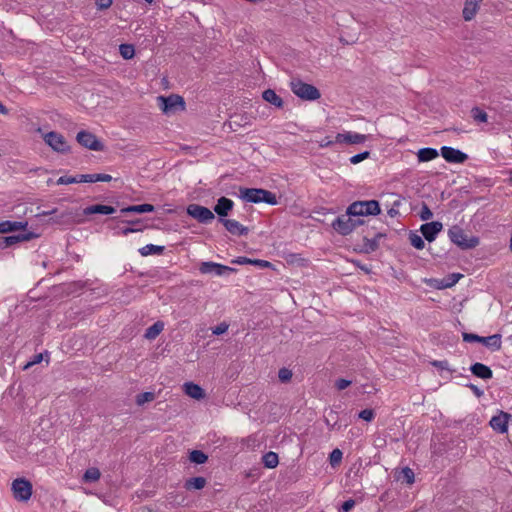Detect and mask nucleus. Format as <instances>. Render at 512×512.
<instances>
[{
    "label": "nucleus",
    "instance_id": "obj_3",
    "mask_svg": "<svg viewBox=\"0 0 512 512\" xmlns=\"http://www.w3.org/2000/svg\"><path fill=\"white\" fill-rule=\"evenodd\" d=\"M448 237L452 243L463 250L475 248L479 244L478 237L472 236L468 238L464 230L458 225H454L448 230Z\"/></svg>",
    "mask_w": 512,
    "mask_h": 512
},
{
    "label": "nucleus",
    "instance_id": "obj_53",
    "mask_svg": "<svg viewBox=\"0 0 512 512\" xmlns=\"http://www.w3.org/2000/svg\"><path fill=\"white\" fill-rule=\"evenodd\" d=\"M112 0H96V6L99 10H105L111 7Z\"/></svg>",
    "mask_w": 512,
    "mask_h": 512
},
{
    "label": "nucleus",
    "instance_id": "obj_64",
    "mask_svg": "<svg viewBox=\"0 0 512 512\" xmlns=\"http://www.w3.org/2000/svg\"><path fill=\"white\" fill-rule=\"evenodd\" d=\"M354 263L363 271H365L366 273H369L370 272V269L366 266V265H360V263L358 261H354Z\"/></svg>",
    "mask_w": 512,
    "mask_h": 512
},
{
    "label": "nucleus",
    "instance_id": "obj_5",
    "mask_svg": "<svg viewBox=\"0 0 512 512\" xmlns=\"http://www.w3.org/2000/svg\"><path fill=\"white\" fill-rule=\"evenodd\" d=\"M292 92L299 98L307 101H315L321 97L320 91L312 84L294 79L290 84Z\"/></svg>",
    "mask_w": 512,
    "mask_h": 512
},
{
    "label": "nucleus",
    "instance_id": "obj_8",
    "mask_svg": "<svg viewBox=\"0 0 512 512\" xmlns=\"http://www.w3.org/2000/svg\"><path fill=\"white\" fill-rule=\"evenodd\" d=\"M158 104L160 109L163 111V113L169 115L174 114L178 110H184L185 109V101L183 97L171 94L167 97L165 96H158L157 97Z\"/></svg>",
    "mask_w": 512,
    "mask_h": 512
},
{
    "label": "nucleus",
    "instance_id": "obj_13",
    "mask_svg": "<svg viewBox=\"0 0 512 512\" xmlns=\"http://www.w3.org/2000/svg\"><path fill=\"white\" fill-rule=\"evenodd\" d=\"M199 271L202 274L214 273L217 276H223L229 273L236 272L235 268L215 263L212 261L202 262L199 266Z\"/></svg>",
    "mask_w": 512,
    "mask_h": 512
},
{
    "label": "nucleus",
    "instance_id": "obj_37",
    "mask_svg": "<svg viewBox=\"0 0 512 512\" xmlns=\"http://www.w3.org/2000/svg\"><path fill=\"white\" fill-rule=\"evenodd\" d=\"M120 55L125 60L132 59L135 55V48L132 44H121L119 46Z\"/></svg>",
    "mask_w": 512,
    "mask_h": 512
},
{
    "label": "nucleus",
    "instance_id": "obj_47",
    "mask_svg": "<svg viewBox=\"0 0 512 512\" xmlns=\"http://www.w3.org/2000/svg\"><path fill=\"white\" fill-rule=\"evenodd\" d=\"M369 157H370V152L369 151H364V152L358 153L356 155H353L350 158V162L352 164H358V163L362 162L363 160H365V159H367Z\"/></svg>",
    "mask_w": 512,
    "mask_h": 512
},
{
    "label": "nucleus",
    "instance_id": "obj_11",
    "mask_svg": "<svg viewBox=\"0 0 512 512\" xmlns=\"http://www.w3.org/2000/svg\"><path fill=\"white\" fill-rule=\"evenodd\" d=\"M13 496L18 501H28L32 495V484L25 478H18L12 482Z\"/></svg>",
    "mask_w": 512,
    "mask_h": 512
},
{
    "label": "nucleus",
    "instance_id": "obj_12",
    "mask_svg": "<svg viewBox=\"0 0 512 512\" xmlns=\"http://www.w3.org/2000/svg\"><path fill=\"white\" fill-rule=\"evenodd\" d=\"M76 140L81 146L93 151H103L105 148L104 144L89 131H79Z\"/></svg>",
    "mask_w": 512,
    "mask_h": 512
},
{
    "label": "nucleus",
    "instance_id": "obj_28",
    "mask_svg": "<svg viewBox=\"0 0 512 512\" xmlns=\"http://www.w3.org/2000/svg\"><path fill=\"white\" fill-rule=\"evenodd\" d=\"M262 98L270 103L271 105H274L277 108H282L284 105V102L282 98L276 94V92L273 89H266L262 93Z\"/></svg>",
    "mask_w": 512,
    "mask_h": 512
},
{
    "label": "nucleus",
    "instance_id": "obj_50",
    "mask_svg": "<svg viewBox=\"0 0 512 512\" xmlns=\"http://www.w3.org/2000/svg\"><path fill=\"white\" fill-rule=\"evenodd\" d=\"M351 383H352L351 380L340 378L335 381V387L337 390L341 391V390L346 389L348 386H350Z\"/></svg>",
    "mask_w": 512,
    "mask_h": 512
},
{
    "label": "nucleus",
    "instance_id": "obj_21",
    "mask_svg": "<svg viewBox=\"0 0 512 512\" xmlns=\"http://www.w3.org/2000/svg\"><path fill=\"white\" fill-rule=\"evenodd\" d=\"M469 370L475 377L482 380H490L493 378V371L489 366L483 363L476 362L470 366Z\"/></svg>",
    "mask_w": 512,
    "mask_h": 512
},
{
    "label": "nucleus",
    "instance_id": "obj_18",
    "mask_svg": "<svg viewBox=\"0 0 512 512\" xmlns=\"http://www.w3.org/2000/svg\"><path fill=\"white\" fill-rule=\"evenodd\" d=\"M443 229V225L439 221H432L422 224L420 232L422 233L425 240L432 242L436 239L438 233Z\"/></svg>",
    "mask_w": 512,
    "mask_h": 512
},
{
    "label": "nucleus",
    "instance_id": "obj_62",
    "mask_svg": "<svg viewBox=\"0 0 512 512\" xmlns=\"http://www.w3.org/2000/svg\"><path fill=\"white\" fill-rule=\"evenodd\" d=\"M75 178L74 183H85V174L73 176Z\"/></svg>",
    "mask_w": 512,
    "mask_h": 512
},
{
    "label": "nucleus",
    "instance_id": "obj_4",
    "mask_svg": "<svg viewBox=\"0 0 512 512\" xmlns=\"http://www.w3.org/2000/svg\"><path fill=\"white\" fill-rule=\"evenodd\" d=\"M381 209L377 200L355 201L348 206V214L353 216H376Z\"/></svg>",
    "mask_w": 512,
    "mask_h": 512
},
{
    "label": "nucleus",
    "instance_id": "obj_19",
    "mask_svg": "<svg viewBox=\"0 0 512 512\" xmlns=\"http://www.w3.org/2000/svg\"><path fill=\"white\" fill-rule=\"evenodd\" d=\"M366 139L367 135L349 131L345 133H338L335 137V142L346 144H361L364 143Z\"/></svg>",
    "mask_w": 512,
    "mask_h": 512
},
{
    "label": "nucleus",
    "instance_id": "obj_39",
    "mask_svg": "<svg viewBox=\"0 0 512 512\" xmlns=\"http://www.w3.org/2000/svg\"><path fill=\"white\" fill-rule=\"evenodd\" d=\"M461 278H463V274L461 273H451L444 277L445 283H442V286H447V288L453 287Z\"/></svg>",
    "mask_w": 512,
    "mask_h": 512
},
{
    "label": "nucleus",
    "instance_id": "obj_49",
    "mask_svg": "<svg viewBox=\"0 0 512 512\" xmlns=\"http://www.w3.org/2000/svg\"><path fill=\"white\" fill-rule=\"evenodd\" d=\"M355 506V500L348 499L339 507L338 512H349Z\"/></svg>",
    "mask_w": 512,
    "mask_h": 512
},
{
    "label": "nucleus",
    "instance_id": "obj_7",
    "mask_svg": "<svg viewBox=\"0 0 512 512\" xmlns=\"http://www.w3.org/2000/svg\"><path fill=\"white\" fill-rule=\"evenodd\" d=\"M463 341L472 343V342H479L482 343L484 346H486L491 351H498L501 349L502 341H501V335L500 334H493L488 337L479 336L474 333H468L464 332L462 334Z\"/></svg>",
    "mask_w": 512,
    "mask_h": 512
},
{
    "label": "nucleus",
    "instance_id": "obj_25",
    "mask_svg": "<svg viewBox=\"0 0 512 512\" xmlns=\"http://www.w3.org/2000/svg\"><path fill=\"white\" fill-rule=\"evenodd\" d=\"M27 225V222L21 221H2L0 222V233H10L18 230H24Z\"/></svg>",
    "mask_w": 512,
    "mask_h": 512
},
{
    "label": "nucleus",
    "instance_id": "obj_61",
    "mask_svg": "<svg viewBox=\"0 0 512 512\" xmlns=\"http://www.w3.org/2000/svg\"><path fill=\"white\" fill-rule=\"evenodd\" d=\"M123 223H127L129 225H131L132 227H137L140 223H141V220L140 219H136V220H124L122 221Z\"/></svg>",
    "mask_w": 512,
    "mask_h": 512
},
{
    "label": "nucleus",
    "instance_id": "obj_10",
    "mask_svg": "<svg viewBox=\"0 0 512 512\" xmlns=\"http://www.w3.org/2000/svg\"><path fill=\"white\" fill-rule=\"evenodd\" d=\"M43 139L45 143L55 152L65 154L70 151V146L67 143L65 137L56 131H50L46 133Z\"/></svg>",
    "mask_w": 512,
    "mask_h": 512
},
{
    "label": "nucleus",
    "instance_id": "obj_48",
    "mask_svg": "<svg viewBox=\"0 0 512 512\" xmlns=\"http://www.w3.org/2000/svg\"><path fill=\"white\" fill-rule=\"evenodd\" d=\"M229 325L226 322H221L212 329V333L216 336L222 335L227 332Z\"/></svg>",
    "mask_w": 512,
    "mask_h": 512
},
{
    "label": "nucleus",
    "instance_id": "obj_34",
    "mask_svg": "<svg viewBox=\"0 0 512 512\" xmlns=\"http://www.w3.org/2000/svg\"><path fill=\"white\" fill-rule=\"evenodd\" d=\"M100 476V470L96 467H91L85 471L82 479L85 483H93L98 481Z\"/></svg>",
    "mask_w": 512,
    "mask_h": 512
},
{
    "label": "nucleus",
    "instance_id": "obj_56",
    "mask_svg": "<svg viewBox=\"0 0 512 512\" xmlns=\"http://www.w3.org/2000/svg\"><path fill=\"white\" fill-rule=\"evenodd\" d=\"M231 262L233 264L245 265V264H251L252 259L247 258V257H237V258L233 259Z\"/></svg>",
    "mask_w": 512,
    "mask_h": 512
},
{
    "label": "nucleus",
    "instance_id": "obj_30",
    "mask_svg": "<svg viewBox=\"0 0 512 512\" xmlns=\"http://www.w3.org/2000/svg\"><path fill=\"white\" fill-rule=\"evenodd\" d=\"M164 329V323L162 321H156L150 327H148L144 333V337L148 340H154Z\"/></svg>",
    "mask_w": 512,
    "mask_h": 512
},
{
    "label": "nucleus",
    "instance_id": "obj_1",
    "mask_svg": "<svg viewBox=\"0 0 512 512\" xmlns=\"http://www.w3.org/2000/svg\"><path fill=\"white\" fill-rule=\"evenodd\" d=\"M239 198L249 203H266L271 206L278 204V199L275 193L262 189V188H239Z\"/></svg>",
    "mask_w": 512,
    "mask_h": 512
},
{
    "label": "nucleus",
    "instance_id": "obj_43",
    "mask_svg": "<svg viewBox=\"0 0 512 512\" xmlns=\"http://www.w3.org/2000/svg\"><path fill=\"white\" fill-rule=\"evenodd\" d=\"M431 365L438 368V369H441V370H446L450 373H454L455 372V369H451L450 366H449V363L447 360H434L431 362Z\"/></svg>",
    "mask_w": 512,
    "mask_h": 512
},
{
    "label": "nucleus",
    "instance_id": "obj_24",
    "mask_svg": "<svg viewBox=\"0 0 512 512\" xmlns=\"http://www.w3.org/2000/svg\"><path fill=\"white\" fill-rule=\"evenodd\" d=\"M481 2H482V0H466L465 1L462 13H463V18L466 21H470L475 17V15L479 9V4Z\"/></svg>",
    "mask_w": 512,
    "mask_h": 512
},
{
    "label": "nucleus",
    "instance_id": "obj_52",
    "mask_svg": "<svg viewBox=\"0 0 512 512\" xmlns=\"http://www.w3.org/2000/svg\"><path fill=\"white\" fill-rule=\"evenodd\" d=\"M465 386L469 388L477 398H480L484 395V391L473 383L465 384Z\"/></svg>",
    "mask_w": 512,
    "mask_h": 512
},
{
    "label": "nucleus",
    "instance_id": "obj_35",
    "mask_svg": "<svg viewBox=\"0 0 512 512\" xmlns=\"http://www.w3.org/2000/svg\"><path fill=\"white\" fill-rule=\"evenodd\" d=\"M189 460L195 464H204L208 460V456L201 450H192L189 453Z\"/></svg>",
    "mask_w": 512,
    "mask_h": 512
},
{
    "label": "nucleus",
    "instance_id": "obj_23",
    "mask_svg": "<svg viewBox=\"0 0 512 512\" xmlns=\"http://www.w3.org/2000/svg\"><path fill=\"white\" fill-rule=\"evenodd\" d=\"M183 387L184 392L193 399L200 400L205 397L204 389L198 384L186 382Z\"/></svg>",
    "mask_w": 512,
    "mask_h": 512
},
{
    "label": "nucleus",
    "instance_id": "obj_44",
    "mask_svg": "<svg viewBox=\"0 0 512 512\" xmlns=\"http://www.w3.org/2000/svg\"><path fill=\"white\" fill-rule=\"evenodd\" d=\"M419 217L423 221L430 220L433 217V213L428 207L426 203H422L421 211L419 213Z\"/></svg>",
    "mask_w": 512,
    "mask_h": 512
},
{
    "label": "nucleus",
    "instance_id": "obj_57",
    "mask_svg": "<svg viewBox=\"0 0 512 512\" xmlns=\"http://www.w3.org/2000/svg\"><path fill=\"white\" fill-rule=\"evenodd\" d=\"M142 228L141 227H125V228H122L121 229V234L126 236L130 233H134V232H138V231H141Z\"/></svg>",
    "mask_w": 512,
    "mask_h": 512
},
{
    "label": "nucleus",
    "instance_id": "obj_26",
    "mask_svg": "<svg viewBox=\"0 0 512 512\" xmlns=\"http://www.w3.org/2000/svg\"><path fill=\"white\" fill-rule=\"evenodd\" d=\"M206 484L207 480L205 477L197 476L185 480L183 487L187 491H195L203 489L206 486Z\"/></svg>",
    "mask_w": 512,
    "mask_h": 512
},
{
    "label": "nucleus",
    "instance_id": "obj_41",
    "mask_svg": "<svg viewBox=\"0 0 512 512\" xmlns=\"http://www.w3.org/2000/svg\"><path fill=\"white\" fill-rule=\"evenodd\" d=\"M154 399L155 394L153 392H143L136 396V404L142 406L147 402L153 401Z\"/></svg>",
    "mask_w": 512,
    "mask_h": 512
},
{
    "label": "nucleus",
    "instance_id": "obj_58",
    "mask_svg": "<svg viewBox=\"0 0 512 512\" xmlns=\"http://www.w3.org/2000/svg\"><path fill=\"white\" fill-rule=\"evenodd\" d=\"M85 183L99 182L98 173L96 174H85Z\"/></svg>",
    "mask_w": 512,
    "mask_h": 512
},
{
    "label": "nucleus",
    "instance_id": "obj_40",
    "mask_svg": "<svg viewBox=\"0 0 512 512\" xmlns=\"http://www.w3.org/2000/svg\"><path fill=\"white\" fill-rule=\"evenodd\" d=\"M471 116L476 122H486L488 119L487 113L479 107L472 108Z\"/></svg>",
    "mask_w": 512,
    "mask_h": 512
},
{
    "label": "nucleus",
    "instance_id": "obj_29",
    "mask_svg": "<svg viewBox=\"0 0 512 512\" xmlns=\"http://www.w3.org/2000/svg\"><path fill=\"white\" fill-rule=\"evenodd\" d=\"M439 155L437 149L431 148V147H425L421 148L417 152V157L419 162H428L435 158H437Z\"/></svg>",
    "mask_w": 512,
    "mask_h": 512
},
{
    "label": "nucleus",
    "instance_id": "obj_2",
    "mask_svg": "<svg viewBox=\"0 0 512 512\" xmlns=\"http://www.w3.org/2000/svg\"><path fill=\"white\" fill-rule=\"evenodd\" d=\"M355 216L346 213L338 216L331 223V227L340 235L346 236L352 233L357 226L363 225L364 221L361 219H354Z\"/></svg>",
    "mask_w": 512,
    "mask_h": 512
},
{
    "label": "nucleus",
    "instance_id": "obj_32",
    "mask_svg": "<svg viewBox=\"0 0 512 512\" xmlns=\"http://www.w3.org/2000/svg\"><path fill=\"white\" fill-rule=\"evenodd\" d=\"M397 480L411 485L415 481V474L411 468L404 467L397 476Z\"/></svg>",
    "mask_w": 512,
    "mask_h": 512
},
{
    "label": "nucleus",
    "instance_id": "obj_54",
    "mask_svg": "<svg viewBox=\"0 0 512 512\" xmlns=\"http://www.w3.org/2000/svg\"><path fill=\"white\" fill-rule=\"evenodd\" d=\"M251 265L257 266L259 268H267L271 266V263L266 260L252 259Z\"/></svg>",
    "mask_w": 512,
    "mask_h": 512
},
{
    "label": "nucleus",
    "instance_id": "obj_17",
    "mask_svg": "<svg viewBox=\"0 0 512 512\" xmlns=\"http://www.w3.org/2000/svg\"><path fill=\"white\" fill-rule=\"evenodd\" d=\"M233 207L234 202L227 197L222 196L217 200L213 210L218 215L217 220L219 223L226 219L229 212L232 211Z\"/></svg>",
    "mask_w": 512,
    "mask_h": 512
},
{
    "label": "nucleus",
    "instance_id": "obj_42",
    "mask_svg": "<svg viewBox=\"0 0 512 512\" xmlns=\"http://www.w3.org/2000/svg\"><path fill=\"white\" fill-rule=\"evenodd\" d=\"M343 457V453L340 449L336 448L329 454V462L332 467L340 464Z\"/></svg>",
    "mask_w": 512,
    "mask_h": 512
},
{
    "label": "nucleus",
    "instance_id": "obj_38",
    "mask_svg": "<svg viewBox=\"0 0 512 512\" xmlns=\"http://www.w3.org/2000/svg\"><path fill=\"white\" fill-rule=\"evenodd\" d=\"M324 421L330 430L341 428V426H338L337 413L333 410L328 413Z\"/></svg>",
    "mask_w": 512,
    "mask_h": 512
},
{
    "label": "nucleus",
    "instance_id": "obj_51",
    "mask_svg": "<svg viewBox=\"0 0 512 512\" xmlns=\"http://www.w3.org/2000/svg\"><path fill=\"white\" fill-rule=\"evenodd\" d=\"M75 178L73 176L64 175L57 179L56 184L57 185H68V184H74Z\"/></svg>",
    "mask_w": 512,
    "mask_h": 512
},
{
    "label": "nucleus",
    "instance_id": "obj_33",
    "mask_svg": "<svg viewBox=\"0 0 512 512\" xmlns=\"http://www.w3.org/2000/svg\"><path fill=\"white\" fill-rule=\"evenodd\" d=\"M262 462L266 468H275L279 463V458L277 453L269 451L265 453L262 457Z\"/></svg>",
    "mask_w": 512,
    "mask_h": 512
},
{
    "label": "nucleus",
    "instance_id": "obj_46",
    "mask_svg": "<svg viewBox=\"0 0 512 512\" xmlns=\"http://www.w3.org/2000/svg\"><path fill=\"white\" fill-rule=\"evenodd\" d=\"M358 417L367 422H370L375 418V412L373 409H364L359 412Z\"/></svg>",
    "mask_w": 512,
    "mask_h": 512
},
{
    "label": "nucleus",
    "instance_id": "obj_36",
    "mask_svg": "<svg viewBox=\"0 0 512 512\" xmlns=\"http://www.w3.org/2000/svg\"><path fill=\"white\" fill-rule=\"evenodd\" d=\"M408 238H409L410 244L414 248H416L418 250H422L425 247V242H424V239H423L424 238L423 235L420 236L416 232L411 231L409 233V237Z\"/></svg>",
    "mask_w": 512,
    "mask_h": 512
},
{
    "label": "nucleus",
    "instance_id": "obj_20",
    "mask_svg": "<svg viewBox=\"0 0 512 512\" xmlns=\"http://www.w3.org/2000/svg\"><path fill=\"white\" fill-rule=\"evenodd\" d=\"M220 223L232 235L245 236L249 232L248 227L242 225L240 222L234 219H225Z\"/></svg>",
    "mask_w": 512,
    "mask_h": 512
},
{
    "label": "nucleus",
    "instance_id": "obj_63",
    "mask_svg": "<svg viewBox=\"0 0 512 512\" xmlns=\"http://www.w3.org/2000/svg\"><path fill=\"white\" fill-rule=\"evenodd\" d=\"M333 143H334L333 141L328 140V138H326V139L322 140L320 146L321 147H328V146L332 145Z\"/></svg>",
    "mask_w": 512,
    "mask_h": 512
},
{
    "label": "nucleus",
    "instance_id": "obj_15",
    "mask_svg": "<svg viewBox=\"0 0 512 512\" xmlns=\"http://www.w3.org/2000/svg\"><path fill=\"white\" fill-rule=\"evenodd\" d=\"M37 237L33 232H21L17 235L5 236L0 239V248L5 249L20 242L30 241Z\"/></svg>",
    "mask_w": 512,
    "mask_h": 512
},
{
    "label": "nucleus",
    "instance_id": "obj_16",
    "mask_svg": "<svg viewBox=\"0 0 512 512\" xmlns=\"http://www.w3.org/2000/svg\"><path fill=\"white\" fill-rule=\"evenodd\" d=\"M512 419L510 413L500 411L497 415L493 416L490 420V426L498 433L504 434L508 431V423Z\"/></svg>",
    "mask_w": 512,
    "mask_h": 512
},
{
    "label": "nucleus",
    "instance_id": "obj_22",
    "mask_svg": "<svg viewBox=\"0 0 512 512\" xmlns=\"http://www.w3.org/2000/svg\"><path fill=\"white\" fill-rule=\"evenodd\" d=\"M116 212V208L110 205L95 204L84 208L83 214L88 216L92 214L110 215Z\"/></svg>",
    "mask_w": 512,
    "mask_h": 512
},
{
    "label": "nucleus",
    "instance_id": "obj_60",
    "mask_svg": "<svg viewBox=\"0 0 512 512\" xmlns=\"http://www.w3.org/2000/svg\"><path fill=\"white\" fill-rule=\"evenodd\" d=\"M433 281L435 282L434 287L436 289H446L447 288V286H442V283H445L444 278H442V279H435Z\"/></svg>",
    "mask_w": 512,
    "mask_h": 512
},
{
    "label": "nucleus",
    "instance_id": "obj_31",
    "mask_svg": "<svg viewBox=\"0 0 512 512\" xmlns=\"http://www.w3.org/2000/svg\"><path fill=\"white\" fill-rule=\"evenodd\" d=\"M164 250H165L164 246L147 244L144 247L139 249V253L142 256H149L152 254L160 255L164 252Z\"/></svg>",
    "mask_w": 512,
    "mask_h": 512
},
{
    "label": "nucleus",
    "instance_id": "obj_9",
    "mask_svg": "<svg viewBox=\"0 0 512 512\" xmlns=\"http://www.w3.org/2000/svg\"><path fill=\"white\" fill-rule=\"evenodd\" d=\"M186 213L201 224H209L215 219L214 212L199 204H189Z\"/></svg>",
    "mask_w": 512,
    "mask_h": 512
},
{
    "label": "nucleus",
    "instance_id": "obj_6",
    "mask_svg": "<svg viewBox=\"0 0 512 512\" xmlns=\"http://www.w3.org/2000/svg\"><path fill=\"white\" fill-rule=\"evenodd\" d=\"M363 232V244L359 250L361 253L370 254L375 252L380 246V241L386 238V233L376 232L374 228H367Z\"/></svg>",
    "mask_w": 512,
    "mask_h": 512
},
{
    "label": "nucleus",
    "instance_id": "obj_14",
    "mask_svg": "<svg viewBox=\"0 0 512 512\" xmlns=\"http://www.w3.org/2000/svg\"><path fill=\"white\" fill-rule=\"evenodd\" d=\"M440 151L442 157L449 163L462 164L468 159L466 153L450 146H443Z\"/></svg>",
    "mask_w": 512,
    "mask_h": 512
},
{
    "label": "nucleus",
    "instance_id": "obj_27",
    "mask_svg": "<svg viewBox=\"0 0 512 512\" xmlns=\"http://www.w3.org/2000/svg\"><path fill=\"white\" fill-rule=\"evenodd\" d=\"M155 210V207L152 204L144 203L139 205H131L120 210L121 214H129V213H150Z\"/></svg>",
    "mask_w": 512,
    "mask_h": 512
},
{
    "label": "nucleus",
    "instance_id": "obj_45",
    "mask_svg": "<svg viewBox=\"0 0 512 512\" xmlns=\"http://www.w3.org/2000/svg\"><path fill=\"white\" fill-rule=\"evenodd\" d=\"M278 377H279V380L282 382V383H286L288 381L291 380L292 378V371L288 368H281L278 372Z\"/></svg>",
    "mask_w": 512,
    "mask_h": 512
},
{
    "label": "nucleus",
    "instance_id": "obj_59",
    "mask_svg": "<svg viewBox=\"0 0 512 512\" xmlns=\"http://www.w3.org/2000/svg\"><path fill=\"white\" fill-rule=\"evenodd\" d=\"M99 182H110L112 176L109 174L98 173Z\"/></svg>",
    "mask_w": 512,
    "mask_h": 512
},
{
    "label": "nucleus",
    "instance_id": "obj_55",
    "mask_svg": "<svg viewBox=\"0 0 512 512\" xmlns=\"http://www.w3.org/2000/svg\"><path fill=\"white\" fill-rule=\"evenodd\" d=\"M42 360H43V354L42 353L36 354L33 356L32 360L25 365L24 368L27 369L28 367H30L32 365L40 363Z\"/></svg>",
    "mask_w": 512,
    "mask_h": 512
}]
</instances>
